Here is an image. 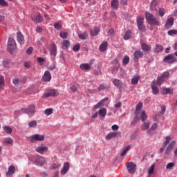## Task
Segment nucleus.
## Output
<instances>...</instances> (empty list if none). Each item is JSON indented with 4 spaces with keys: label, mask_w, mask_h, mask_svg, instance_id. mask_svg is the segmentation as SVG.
Listing matches in <instances>:
<instances>
[{
    "label": "nucleus",
    "mask_w": 177,
    "mask_h": 177,
    "mask_svg": "<svg viewBox=\"0 0 177 177\" xmlns=\"http://www.w3.org/2000/svg\"><path fill=\"white\" fill-rule=\"evenodd\" d=\"M145 19L151 26H160V21L154 15L149 12H145Z\"/></svg>",
    "instance_id": "f257e3e1"
},
{
    "label": "nucleus",
    "mask_w": 177,
    "mask_h": 177,
    "mask_svg": "<svg viewBox=\"0 0 177 177\" xmlns=\"http://www.w3.org/2000/svg\"><path fill=\"white\" fill-rule=\"evenodd\" d=\"M7 48L9 53H11V55L13 54V52L17 49V45H16V41L14 40L13 38L10 37L8 39V43H7Z\"/></svg>",
    "instance_id": "f03ea898"
},
{
    "label": "nucleus",
    "mask_w": 177,
    "mask_h": 177,
    "mask_svg": "<svg viewBox=\"0 0 177 177\" xmlns=\"http://www.w3.org/2000/svg\"><path fill=\"white\" fill-rule=\"evenodd\" d=\"M21 111L25 114H28V115H34L35 114V105L31 104L28 108H23Z\"/></svg>",
    "instance_id": "7ed1b4c3"
},
{
    "label": "nucleus",
    "mask_w": 177,
    "mask_h": 177,
    "mask_svg": "<svg viewBox=\"0 0 177 177\" xmlns=\"http://www.w3.org/2000/svg\"><path fill=\"white\" fill-rule=\"evenodd\" d=\"M145 21V18L143 17H137V25L138 28L140 31L145 32L146 31V26L143 24V21Z\"/></svg>",
    "instance_id": "20e7f679"
},
{
    "label": "nucleus",
    "mask_w": 177,
    "mask_h": 177,
    "mask_svg": "<svg viewBox=\"0 0 177 177\" xmlns=\"http://www.w3.org/2000/svg\"><path fill=\"white\" fill-rule=\"evenodd\" d=\"M45 140V136L41 134H35L30 138V142L35 143V142H42Z\"/></svg>",
    "instance_id": "39448f33"
},
{
    "label": "nucleus",
    "mask_w": 177,
    "mask_h": 177,
    "mask_svg": "<svg viewBox=\"0 0 177 177\" xmlns=\"http://www.w3.org/2000/svg\"><path fill=\"white\" fill-rule=\"evenodd\" d=\"M126 167L129 174H135L136 172V164L133 163V162L126 163Z\"/></svg>",
    "instance_id": "423d86ee"
},
{
    "label": "nucleus",
    "mask_w": 177,
    "mask_h": 177,
    "mask_svg": "<svg viewBox=\"0 0 177 177\" xmlns=\"http://www.w3.org/2000/svg\"><path fill=\"white\" fill-rule=\"evenodd\" d=\"M113 85H115V86H117L120 89V91L125 90V88H126L125 84L122 83L121 80L118 79H114L113 80Z\"/></svg>",
    "instance_id": "0eeeda50"
},
{
    "label": "nucleus",
    "mask_w": 177,
    "mask_h": 177,
    "mask_svg": "<svg viewBox=\"0 0 177 177\" xmlns=\"http://www.w3.org/2000/svg\"><path fill=\"white\" fill-rule=\"evenodd\" d=\"M163 62H165V63H167L168 64H173V63L176 62V59L174 58V54H169L164 57Z\"/></svg>",
    "instance_id": "6e6552de"
},
{
    "label": "nucleus",
    "mask_w": 177,
    "mask_h": 177,
    "mask_svg": "<svg viewBox=\"0 0 177 177\" xmlns=\"http://www.w3.org/2000/svg\"><path fill=\"white\" fill-rule=\"evenodd\" d=\"M176 145V141L175 140L171 141V142L169 144V145L167 146V147L165 151V154L168 155L170 153H172V149H174V147H175Z\"/></svg>",
    "instance_id": "1a4fd4ad"
},
{
    "label": "nucleus",
    "mask_w": 177,
    "mask_h": 177,
    "mask_svg": "<svg viewBox=\"0 0 177 177\" xmlns=\"http://www.w3.org/2000/svg\"><path fill=\"white\" fill-rule=\"evenodd\" d=\"M143 52L140 51V50H137L135 51L134 54H133V60L136 62H139V59H141L142 57H143Z\"/></svg>",
    "instance_id": "9d476101"
},
{
    "label": "nucleus",
    "mask_w": 177,
    "mask_h": 177,
    "mask_svg": "<svg viewBox=\"0 0 177 177\" xmlns=\"http://www.w3.org/2000/svg\"><path fill=\"white\" fill-rule=\"evenodd\" d=\"M69 169H70V163L66 162L64 164L63 167L60 171L61 175H66L67 172H68Z\"/></svg>",
    "instance_id": "9b49d317"
},
{
    "label": "nucleus",
    "mask_w": 177,
    "mask_h": 177,
    "mask_svg": "<svg viewBox=\"0 0 177 177\" xmlns=\"http://www.w3.org/2000/svg\"><path fill=\"white\" fill-rule=\"evenodd\" d=\"M50 55H51V56H56L57 54V47L56 46V44L53 43L50 44Z\"/></svg>",
    "instance_id": "f8f14e48"
},
{
    "label": "nucleus",
    "mask_w": 177,
    "mask_h": 177,
    "mask_svg": "<svg viewBox=\"0 0 177 177\" xmlns=\"http://www.w3.org/2000/svg\"><path fill=\"white\" fill-rule=\"evenodd\" d=\"M151 86L152 93L153 95H158L160 92V89L157 88V82H156V81L152 82Z\"/></svg>",
    "instance_id": "ddd939ff"
},
{
    "label": "nucleus",
    "mask_w": 177,
    "mask_h": 177,
    "mask_svg": "<svg viewBox=\"0 0 177 177\" xmlns=\"http://www.w3.org/2000/svg\"><path fill=\"white\" fill-rule=\"evenodd\" d=\"M17 39L20 45H24V42H26V40L24 39V36L23 34H21V32H18L17 33Z\"/></svg>",
    "instance_id": "4468645a"
},
{
    "label": "nucleus",
    "mask_w": 177,
    "mask_h": 177,
    "mask_svg": "<svg viewBox=\"0 0 177 177\" xmlns=\"http://www.w3.org/2000/svg\"><path fill=\"white\" fill-rule=\"evenodd\" d=\"M175 21V19H174L173 17L169 18L167 21L166 24L165 25V28H167V30L171 28L172 26H174V22Z\"/></svg>",
    "instance_id": "2eb2a0df"
},
{
    "label": "nucleus",
    "mask_w": 177,
    "mask_h": 177,
    "mask_svg": "<svg viewBox=\"0 0 177 177\" xmlns=\"http://www.w3.org/2000/svg\"><path fill=\"white\" fill-rule=\"evenodd\" d=\"M35 162L36 164H38L39 167H44V165H46V160H45V158L39 157L35 160Z\"/></svg>",
    "instance_id": "dca6fc26"
},
{
    "label": "nucleus",
    "mask_w": 177,
    "mask_h": 177,
    "mask_svg": "<svg viewBox=\"0 0 177 177\" xmlns=\"http://www.w3.org/2000/svg\"><path fill=\"white\" fill-rule=\"evenodd\" d=\"M48 149L49 148L48 147L41 145L36 149V151L37 153H39L40 154H44V153H45V151H48Z\"/></svg>",
    "instance_id": "f3484780"
},
{
    "label": "nucleus",
    "mask_w": 177,
    "mask_h": 177,
    "mask_svg": "<svg viewBox=\"0 0 177 177\" xmlns=\"http://www.w3.org/2000/svg\"><path fill=\"white\" fill-rule=\"evenodd\" d=\"M50 80H52V75H50V73H49L48 71H46L43 76V80L46 82H49Z\"/></svg>",
    "instance_id": "a211bd4d"
},
{
    "label": "nucleus",
    "mask_w": 177,
    "mask_h": 177,
    "mask_svg": "<svg viewBox=\"0 0 177 177\" xmlns=\"http://www.w3.org/2000/svg\"><path fill=\"white\" fill-rule=\"evenodd\" d=\"M165 139L166 140L163 142L164 147H161L160 149V153H163L164 152V150H165V147L169 143V142H171V137L170 136H167L165 138Z\"/></svg>",
    "instance_id": "6ab92c4d"
},
{
    "label": "nucleus",
    "mask_w": 177,
    "mask_h": 177,
    "mask_svg": "<svg viewBox=\"0 0 177 177\" xmlns=\"http://www.w3.org/2000/svg\"><path fill=\"white\" fill-rule=\"evenodd\" d=\"M118 135H120L119 132H111L106 136V140H110V139H113V138H117Z\"/></svg>",
    "instance_id": "aec40b11"
},
{
    "label": "nucleus",
    "mask_w": 177,
    "mask_h": 177,
    "mask_svg": "<svg viewBox=\"0 0 177 177\" xmlns=\"http://www.w3.org/2000/svg\"><path fill=\"white\" fill-rule=\"evenodd\" d=\"M99 32H100V28H99L98 27H95L91 30V34L92 37H96V35H97Z\"/></svg>",
    "instance_id": "412c9836"
},
{
    "label": "nucleus",
    "mask_w": 177,
    "mask_h": 177,
    "mask_svg": "<svg viewBox=\"0 0 177 177\" xmlns=\"http://www.w3.org/2000/svg\"><path fill=\"white\" fill-rule=\"evenodd\" d=\"M107 100H109V97H105L104 99L102 100L95 106V109H100V107H102V106H104V102H107Z\"/></svg>",
    "instance_id": "4be33fe9"
},
{
    "label": "nucleus",
    "mask_w": 177,
    "mask_h": 177,
    "mask_svg": "<svg viewBox=\"0 0 177 177\" xmlns=\"http://www.w3.org/2000/svg\"><path fill=\"white\" fill-rule=\"evenodd\" d=\"M16 171V167L15 166H9L8 171L6 173V175L10 176V175H13L15 171Z\"/></svg>",
    "instance_id": "5701e85b"
},
{
    "label": "nucleus",
    "mask_w": 177,
    "mask_h": 177,
    "mask_svg": "<svg viewBox=\"0 0 177 177\" xmlns=\"http://www.w3.org/2000/svg\"><path fill=\"white\" fill-rule=\"evenodd\" d=\"M111 8H113V9H118V6H120V2L118 0H113L111 2Z\"/></svg>",
    "instance_id": "b1692460"
},
{
    "label": "nucleus",
    "mask_w": 177,
    "mask_h": 177,
    "mask_svg": "<svg viewBox=\"0 0 177 177\" xmlns=\"http://www.w3.org/2000/svg\"><path fill=\"white\" fill-rule=\"evenodd\" d=\"M107 49V41H103L102 44L100 46L99 50L100 52H104Z\"/></svg>",
    "instance_id": "393cba45"
},
{
    "label": "nucleus",
    "mask_w": 177,
    "mask_h": 177,
    "mask_svg": "<svg viewBox=\"0 0 177 177\" xmlns=\"http://www.w3.org/2000/svg\"><path fill=\"white\" fill-rule=\"evenodd\" d=\"M150 127V122H145L142 125H141V130L142 131H146L149 129Z\"/></svg>",
    "instance_id": "a878e982"
},
{
    "label": "nucleus",
    "mask_w": 177,
    "mask_h": 177,
    "mask_svg": "<svg viewBox=\"0 0 177 177\" xmlns=\"http://www.w3.org/2000/svg\"><path fill=\"white\" fill-rule=\"evenodd\" d=\"M106 114H107V110H106V108H101L99 110V115H100V117H103V118H104Z\"/></svg>",
    "instance_id": "bb28decb"
},
{
    "label": "nucleus",
    "mask_w": 177,
    "mask_h": 177,
    "mask_svg": "<svg viewBox=\"0 0 177 177\" xmlns=\"http://www.w3.org/2000/svg\"><path fill=\"white\" fill-rule=\"evenodd\" d=\"M163 95H171L174 93V90L169 88H165L162 90Z\"/></svg>",
    "instance_id": "cd10ccee"
},
{
    "label": "nucleus",
    "mask_w": 177,
    "mask_h": 177,
    "mask_svg": "<svg viewBox=\"0 0 177 177\" xmlns=\"http://www.w3.org/2000/svg\"><path fill=\"white\" fill-rule=\"evenodd\" d=\"M139 78H140L139 75H135L133 77H132L131 79L132 85H138V82H139Z\"/></svg>",
    "instance_id": "c85d7f7f"
},
{
    "label": "nucleus",
    "mask_w": 177,
    "mask_h": 177,
    "mask_svg": "<svg viewBox=\"0 0 177 177\" xmlns=\"http://www.w3.org/2000/svg\"><path fill=\"white\" fill-rule=\"evenodd\" d=\"M32 20L33 21H35L36 23H42V21H44V19H42V16L41 15H37L34 18H32Z\"/></svg>",
    "instance_id": "c756f323"
},
{
    "label": "nucleus",
    "mask_w": 177,
    "mask_h": 177,
    "mask_svg": "<svg viewBox=\"0 0 177 177\" xmlns=\"http://www.w3.org/2000/svg\"><path fill=\"white\" fill-rule=\"evenodd\" d=\"M157 127H158V124L157 123H153L151 127V129H149L147 131V133L148 135H152L153 133L151 132V131H156V129H157Z\"/></svg>",
    "instance_id": "7c9ffc66"
},
{
    "label": "nucleus",
    "mask_w": 177,
    "mask_h": 177,
    "mask_svg": "<svg viewBox=\"0 0 177 177\" xmlns=\"http://www.w3.org/2000/svg\"><path fill=\"white\" fill-rule=\"evenodd\" d=\"M80 67L81 70H85V71L91 70V65L88 64H80Z\"/></svg>",
    "instance_id": "2f4dec72"
},
{
    "label": "nucleus",
    "mask_w": 177,
    "mask_h": 177,
    "mask_svg": "<svg viewBox=\"0 0 177 177\" xmlns=\"http://www.w3.org/2000/svg\"><path fill=\"white\" fill-rule=\"evenodd\" d=\"M165 80L162 78L161 76L158 77L157 82H156V85H158V86H161V85H162V84L164 83Z\"/></svg>",
    "instance_id": "473e14b6"
},
{
    "label": "nucleus",
    "mask_w": 177,
    "mask_h": 177,
    "mask_svg": "<svg viewBox=\"0 0 177 177\" xmlns=\"http://www.w3.org/2000/svg\"><path fill=\"white\" fill-rule=\"evenodd\" d=\"M164 50V46L158 44L156 45V48H155V52L156 53H160V52H162Z\"/></svg>",
    "instance_id": "72a5a7b5"
},
{
    "label": "nucleus",
    "mask_w": 177,
    "mask_h": 177,
    "mask_svg": "<svg viewBox=\"0 0 177 177\" xmlns=\"http://www.w3.org/2000/svg\"><path fill=\"white\" fill-rule=\"evenodd\" d=\"M62 49H68V46H70V41L64 40L62 44Z\"/></svg>",
    "instance_id": "f704fd0d"
},
{
    "label": "nucleus",
    "mask_w": 177,
    "mask_h": 177,
    "mask_svg": "<svg viewBox=\"0 0 177 177\" xmlns=\"http://www.w3.org/2000/svg\"><path fill=\"white\" fill-rule=\"evenodd\" d=\"M78 37L80 39H86L88 38V32L85 31L83 33L79 34Z\"/></svg>",
    "instance_id": "c9c22d12"
},
{
    "label": "nucleus",
    "mask_w": 177,
    "mask_h": 177,
    "mask_svg": "<svg viewBox=\"0 0 177 177\" xmlns=\"http://www.w3.org/2000/svg\"><path fill=\"white\" fill-rule=\"evenodd\" d=\"M3 143H6V145H13V139L11 138H6L3 139Z\"/></svg>",
    "instance_id": "e433bc0d"
},
{
    "label": "nucleus",
    "mask_w": 177,
    "mask_h": 177,
    "mask_svg": "<svg viewBox=\"0 0 177 177\" xmlns=\"http://www.w3.org/2000/svg\"><path fill=\"white\" fill-rule=\"evenodd\" d=\"M132 34V32H131V30H127L124 36V39L125 41H128V39H129L131 38V37H132V35H131Z\"/></svg>",
    "instance_id": "4c0bfd02"
},
{
    "label": "nucleus",
    "mask_w": 177,
    "mask_h": 177,
    "mask_svg": "<svg viewBox=\"0 0 177 177\" xmlns=\"http://www.w3.org/2000/svg\"><path fill=\"white\" fill-rule=\"evenodd\" d=\"M141 48L145 52H149V50H150L151 49L150 47L146 43H143L141 45Z\"/></svg>",
    "instance_id": "58836bf2"
},
{
    "label": "nucleus",
    "mask_w": 177,
    "mask_h": 177,
    "mask_svg": "<svg viewBox=\"0 0 177 177\" xmlns=\"http://www.w3.org/2000/svg\"><path fill=\"white\" fill-rule=\"evenodd\" d=\"M110 86H107L105 84H100L98 87V91H104L105 89H109Z\"/></svg>",
    "instance_id": "ea45409f"
},
{
    "label": "nucleus",
    "mask_w": 177,
    "mask_h": 177,
    "mask_svg": "<svg viewBox=\"0 0 177 177\" xmlns=\"http://www.w3.org/2000/svg\"><path fill=\"white\" fill-rule=\"evenodd\" d=\"M60 167H62L60 163H53L50 165V169H56L57 168H60Z\"/></svg>",
    "instance_id": "a19ab883"
},
{
    "label": "nucleus",
    "mask_w": 177,
    "mask_h": 177,
    "mask_svg": "<svg viewBox=\"0 0 177 177\" xmlns=\"http://www.w3.org/2000/svg\"><path fill=\"white\" fill-rule=\"evenodd\" d=\"M129 149H131V145H129L127 147H124L122 153H120L121 157H124V156L127 154V152L128 151V150H129Z\"/></svg>",
    "instance_id": "79ce46f5"
},
{
    "label": "nucleus",
    "mask_w": 177,
    "mask_h": 177,
    "mask_svg": "<svg viewBox=\"0 0 177 177\" xmlns=\"http://www.w3.org/2000/svg\"><path fill=\"white\" fill-rule=\"evenodd\" d=\"M5 86V77L3 75H0V89H2Z\"/></svg>",
    "instance_id": "37998d69"
},
{
    "label": "nucleus",
    "mask_w": 177,
    "mask_h": 177,
    "mask_svg": "<svg viewBox=\"0 0 177 177\" xmlns=\"http://www.w3.org/2000/svg\"><path fill=\"white\" fill-rule=\"evenodd\" d=\"M155 165H152L150 167L148 168V174L149 175H153L154 174Z\"/></svg>",
    "instance_id": "c03bdc74"
},
{
    "label": "nucleus",
    "mask_w": 177,
    "mask_h": 177,
    "mask_svg": "<svg viewBox=\"0 0 177 177\" xmlns=\"http://www.w3.org/2000/svg\"><path fill=\"white\" fill-rule=\"evenodd\" d=\"M37 125V120H32L28 123L29 128H35Z\"/></svg>",
    "instance_id": "a18cd8bd"
},
{
    "label": "nucleus",
    "mask_w": 177,
    "mask_h": 177,
    "mask_svg": "<svg viewBox=\"0 0 177 177\" xmlns=\"http://www.w3.org/2000/svg\"><path fill=\"white\" fill-rule=\"evenodd\" d=\"M122 63L124 66H127L128 63H129V57L128 55H125L122 59Z\"/></svg>",
    "instance_id": "49530a36"
},
{
    "label": "nucleus",
    "mask_w": 177,
    "mask_h": 177,
    "mask_svg": "<svg viewBox=\"0 0 177 177\" xmlns=\"http://www.w3.org/2000/svg\"><path fill=\"white\" fill-rule=\"evenodd\" d=\"M59 37L63 39H67V37H68V33L66 32H61L59 33Z\"/></svg>",
    "instance_id": "de8ad7c7"
},
{
    "label": "nucleus",
    "mask_w": 177,
    "mask_h": 177,
    "mask_svg": "<svg viewBox=\"0 0 177 177\" xmlns=\"http://www.w3.org/2000/svg\"><path fill=\"white\" fill-rule=\"evenodd\" d=\"M147 120V115H146L145 111H142V113H141V120L142 122H145V121H146Z\"/></svg>",
    "instance_id": "09e8293b"
},
{
    "label": "nucleus",
    "mask_w": 177,
    "mask_h": 177,
    "mask_svg": "<svg viewBox=\"0 0 177 177\" xmlns=\"http://www.w3.org/2000/svg\"><path fill=\"white\" fill-rule=\"evenodd\" d=\"M3 129L5 131V132H6V133H12V128L8 126L3 127Z\"/></svg>",
    "instance_id": "8fccbe9b"
},
{
    "label": "nucleus",
    "mask_w": 177,
    "mask_h": 177,
    "mask_svg": "<svg viewBox=\"0 0 177 177\" xmlns=\"http://www.w3.org/2000/svg\"><path fill=\"white\" fill-rule=\"evenodd\" d=\"M51 96H59V91L56 89H53L50 91Z\"/></svg>",
    "instance_id": "3c124183"
},
{
    "label": "nucleus",
    "mask_w": 177,
    "mask_h": 177,
    "mask_svg": "<svg viewBox=\"0 0 177 177\" xmlns=\"http://www.w3.org/2000/svg\"><path fill=\"white\" fill-rule=\"evenodd\" d=\"M175 167V162H169L166 166V169H172Z\"/></svg>",
    "instance_id": "603ef678"
},
{
    "label": "nucleus",
    "mask_w": 177,
    "mask_h": 177,
    "mask_svg": "<svg viewBox=\"0 0 177 177\" xmlns=\"http://www.w3.org/2000/svg\"><path fill=\"white\" fill-rule=\"evenodd\" d=\"M53 112V109H46L44 111V114H46V115H50V114H52V113Z\"/></svg>",
    "instance_id": "864d4df0"
},
{
    "label": "nucleus",
    "mask_w": 177,
    "mask_h": 177,
    "mask_svg": "<svg viewBox=\"0 0 177 177\" xmlns=\"http://www.w3.org/2000/svg\"><path fill=\"white\" fill-rule=\"evenodd\" d=\"M142 107H143V103L139 102V103L136 105V113H138V111H139V110H140V109H142Z\"/></svg>",
    "instance_id": "5fc2aeb1"
},
{
    "label": "nucleus",
    "mask_w": 177,
    "mask_h": 177,
    "mask_svg": "<svg viewBox=\"0 0 177 177\" xmlns=\"http://www.w3.org/2000/svg\"><path fill=\"white\" fill-rule=\"evenodd\" d=\"M9 63H10L9 60L8 59H5L3 61V66H4V67L6 68H8L9 67Z\"/></svg>",
    "instance_id": "6e6d98bb"
},
{
    "label": "nucleus",
    "mask_w": 177,
    "mask_h": 177,
    "mask_svg": "<svg viewBox=\"0 0 177 177\" xmlns=\"http://www.w3.org/2000/svg\"><path fill=\"white\" fill-rule=\"evenodd\" d=\"M160 77L164 78L165 80V78H168L169 77V72H168V71L164 72L163 74Z\"/></svg>",
    "instance_id": "4d7b16f0"
},
{
    "label": "nucleus",
    "mask_w": 177,
    "mask_h": 177,
    "mask_svg": "<svg viewBox=\"0 0 177 177\" xmlns=\"http://www.w3.org/2000/svg\"><path fill=\"white\" fill-rule=\"evenodd\" d=\"M164 15H165V10L164 8H160L159 9V16H160V17H162V16H164Z\"/></svg>",
    "instance_id": "13d9d810"
},
{
    "label": "nucleus",
    "mask_w": 177,
    "mask_h": 177,
    "mask_svg": "<svg viewBox=\"0 0 177 177\" xmlns=\"http://www.w3.org/2000/svg\"><path fill=\"white\" fill-rule=\"evenodd\" d=\"M169 35H177V30H170L168 31Z\"/></svg>",
    "instance_id": "bf43d9fd"
},
{
    "label": "nucleus",
    "mask_w": 177,
    "mask_h": 177,
    "mask_svg": "<svg viewBox=\"0 0 177 177\" xmlns=\"http://www.w3.org/2000/svg\"><path fill=\"white\" fill-rule=\"evenodd\" d=\"M0 5L1 6H8L9 4L8 3V2H6V0H0Z\"/></svg>",
    "instance_id": "052dcab7"
},
{
    "label": "nucleus",
    "mask_w": 177,
    "mask_h": 177,
    "mask_svg": "<svg viewBox=\"0 0 177 177\" xmlns=\"http://www.w3.org/2000/svg\"><path fill=\"white\" fill-rule=\"evenodd\" d=\"M19 82H20V80H19V78H15L12 80V83L14 84V85H19Z\"/></svg>",
    "instance_id": "680f3d73"
},
{
    "label": "nucleus",
    "mask_w": 177,
    "mask_h": 177,
    "mask_svg": "<svg viewBox=\"0 0 177 177\" xmlns=\"http://www.w3.org/2000/svg\"><path fill=\"white\" fill-rule=\"evenodd\" d=\"M73 50H74V52H78V50H80V44L74 46Z\"/></svg>",
    "instance_id": "e2e57ef3"
},
{
    "label": "nucleus",
    "mask_w": 177,
    "mask_h": 177,
    "mask_svg": "<svg viewBox=\"0 0 177 177\" xmlns=\"http://www.w3.org/2000/svg\"><path fill=\"white\" fill-rule=\"evenodd\" d=\"M157 6V0H153L151 3V8H156Z\"/></svg>",
    "instance_id": "0e129e2a"
},
{
    "label": "nucleus",
    "mask_w": 177,
    "mask_h": 177,
    "mask_svg": "<svg viewBox=\"0 0 177 177\" xmlns=\"http://www.w3.org/2000/svg\"><path fill=\"white\" fill-rule=\"evenodd\" d=\"M32 47H29L27 50H26V53L27 55H31L32 53Z\"/></svg>",
    "instance_id": "69168bd1"
},
{
    "label": "nucleus",
    "mask_w": 177,
    "mask_h": 177,
    "mask_svg": "<svg viewBox=\"0 0 177 177\" xmlns=\"http://www.w3.org/2000/svg\"><path fill=\"white\" fill-rule=\"evenodd\" d=\"M111 129H112V131H118V129H120V127L117 124H113L111 127Z\"/></svg>",
    "instance_id": "338daca9"
},
{
    "label": "nucleus",
    "mask_w": 177,
    "mask_h": 177,
    "mask_svg": "<svg viewBox=\"0 0 177 177\" xmlns=\"http://www.w3.org/2000/svg\"><path fill=\"white\" fill-rule=\"evenodd\" d=\"M122 105V104L120 102H118L115 104V109H120V107H121V106Z\"/></svg>",
    "instance_id": "774afa93"
}]
</instances>
